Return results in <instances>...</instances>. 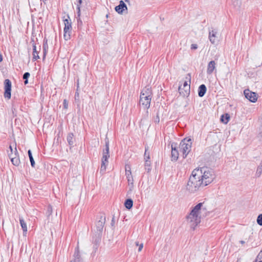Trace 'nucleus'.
Listing matches in <instances>:
<instances>
[{"label":"nucleus","instance_id":"nucleus-40","mask_svg":"<svg viewBox=\"0 0 262 262\" xmlns=\"http://www.w3.org/2000/svg\"><path fill=\"white\" fill-rule=\"evenodd\" d=\"M77 2H78V4L77 5V6L78 5H79V7H80V5L82 3V0H77Z\"/></svg>","mask_w":262,"mask_h":262},{"label":"nucleus","instance_id":"nucleus-13","mask_svg":"<svg viewBox=\"0 0 262 262\" xmlns=\"http://www.w3.org/2000/svg\"><path fill=\"white\" fill-rule=\"evenodd\" d=\"M209 39L212 44H215L217 41V32L215 30L210 31L209 32Z\"/></svg>","mask_w":262,"mask_h":262},{"label":"nucleus","instance_id":"nucleus-14","mask_svg":"<svg viewBox=\"0 0 262 262\" xmlns=\"http://www.w3.org/2000/svg\"><path fill=\"white\" fill-rule=\"evenodd\" d=\"M127 9V6L123 1H120L119 5L115 7V10L119 14H122L123 11Z\"/></svg>","mask_w":262,"mask_h":262},{"label":"nucleus","instance_id":"nucleus-35","mask_svg":"<svg viewBox=\"0 0 262 262\" xmlns=\"http://www.w3.org/2000/svg\"><path fill=\"white\" fill-rule=\"evenodd\" d=\"M63 107H64V109H67L68 108V101H67L66 99H64L63 100Z\"/></svg>","mask_w":262,"mask_h":262},{"label":"nucleus","instance_id":"nucleus-20","mask_svg":"<svg viewBox=\"0 0 262 262\" xmlns=\"http://www.w3.org/2000/svg\"><path fill=\"white\" fill-rule=\"evenodd\" d=\"M128 181V185L129 188V191H132L134 188V179L133 176L127 178Z\"/></svg>","mask_w":262,"mask_h":262},{"label":"nucleus","instance_id":"nucleus-15","mask_svg":"<svg viewBox=\"0 0 262 262\" xmlns=\"http://www.w3.org/2000/svg\"><path fill=\"white\" fill-rule=\"evenodd\" d=\"M105 219L103 216H101L100 220H99L96 224L97 230L99 232H101L103 230L104 225L105 223Z\"/></svg>","mask_w":262,"mask_h":262},{"label":"nucleus","instance_id":"nucleus-45","mask_svg":"<svg viewBox=\"0 0 262 262\" xmlns=\"http://www.w3.org/2000/svg\"><path fill=\"white\" fill-rule=\"evenodd\" d=\"M126 2H128L129 0H124Z\"/></svg>","mask_w":262,"mask_h":262},{"label":"nucleus","instance_id":"nucleus-3","mask_svg":"<svg viewBox=\"0 0 262 262\" xmlns=\"http://www.w3.org/2000/svg\"><path fill=\"white\" fill-rule=\"evenodd\" d=\"M195 169L197 170V173L200 174V179L204 186L211 183L215 178V173L211 169L202 167Z\"/></svg>","mask_w":262,"mask_h":262},{"label":"nucleus","instance_id":"nucleus-4","mask_svg":"<svg viewBox=\"0 0 262 262\" xmlns=\"http://www.w3.org/2000/svg\"><path fill=\"white\" fill-rule=\"evenodd\" d=\"M151 99V91L150 88H145L140 95V103L145 108H148L150 106Z\"/></svg>","mask_w":262,"mask_h":262},{"label":"nucleus","instance_id":"nucleus-43","mask_svg":"<svg viewBox=\"0 0 262 262\" xmlns=\"http://www.w3.org/2000/svg\"><path fill=\"white\" fill-rule=\"evenodd\" d=\"M240 243L242 244H244L245 243V242L243 241H240Z\"/></svg>","mask_w":262,"mask_h":262},{"label":"nucleus","instance_id":"nucleus-11","mask_svg":"<svg viewBox=\"0 0 262 262\" xmlns=\"http://www.w3.org/2000/svg\"><path fill=\"white\" fill-rule=\"evenodd\" d=\"M110 158L109 152V141L108 140L105 141V148L103 150L101 161L108 162V159Z\"/></svg>","mask_w":262,"mask_h":262},{"label":"nucleus","instance_id":"nucleus-25","mask_svg":"<svg viewBox=\"0 0 262 262\" xmlns=\"http://www.w3.org/2000/svg\"><path fill=\"white\" fill-rule=\"evenodd\" d=\"M124 205L126 208L129 209L133 207V202L132 199H127L125 202Z\"/></svg>","mask_w":262,"mask_h":262},{"label":"nucleus","instance_id":"nucleus-33","mask_svg":"<svg viewBox=\"0 0 262 262\" xmlns=\"http://www.w3.org/2000/svg\"><path fill=\"white\" fill-rule=\"evenodd\" d=\"M257 223L259 225L262 226V214H260L258 216Z\"/></svg>","mask_w":262,"mask_h":262},{"label":"nucleus","instance_id":"nucleus-24","mask_svg":"<svg viewBox=\"0 0 262 262\" xmlns=\"http://www.w3.org/2000/svg\"><path fill=\"white\" fill-rule=\"evenodd\" d=\"M73 137L74 135L72 133L69 134L67 137V141L71 145L74 144V140Z\"/></svg>","mask_w":262,"mask_h":262},{"label":"nucleus","instance_id":"nucleus-9","mask_svg":"<svg viewBox=\"0 0 262 262\" xmlns=\"http://www.w3.org/2000/svg\"><path fill=\"white\" fill-rule=\"evenodd\" d=\"M244 94L245 97L252 102H255L257 100V94L248 89L245 90Z\"/></svg>","mask_w":262,"mask_h":262},{"label":"nucleus","instance_id":"nucleus-1","mask_svg":"<svg viewBox=\"0 0 262 262\" xmlns=\"http://www.w3.org/2000/svg\"><path fill=\"white\" fill-rule=\"evenodd\" d=\"M204 203H200L192 208L190 212L186 216V221L190 227L193 230L200 223L201 221V212Z\"/></svg>","mask_w":262,"mask_h":262},{"label":"nucleus","instance_id":"nucleus-41","mask_svg":"<svg viewBox=\"0 0 262 262\" xmlns=\"http://www.w3.org/2000/svg\"><path fill=\"white\" fill-rule=\"evenodd\" d=\"M28 155H29V157H33L32 155V153H31V151L30 150H28Z\"/></svg>","mask_w":262,"mask_h":262},{"label":"nucleus","instance_id":"nucleus-42","mask_svg":"<svg viewBox=\"0 0 262 262\" xmlns=\"http://www.w3.org/2000/svg\"><path fill=\"white\" fill-rule=\"evenodd\" d=\"M135 244H136V245L137 246H139V245H140V244H139V242H136L135 243Z\"/></svg>","mask_w":262,"mask_h":262},{"label":"nucleus","instance_id":"nucleus-28","mask_svg":"<svg viewBox=\"0 0 262 262\" xmlns=\"http://www.w3.org/2000/svg\"><path fill=\"white\" fill-rule=\"evenodd\" d=\"M48 48V44H47V40H43V58L46 56V53L47 52Z\"/></svg>","mask_w":262,"mask_h":262},{"label":"nucleus","instance_id":"nucleus-31","mask_svg":"<svg viewBox=\"0 0 262 262\" xmlns=\"http://www.w3.org/2000/svg\"><path fill=\"white\" fill-rule=\"evenodd\" d=\"M145 168L147 170V172H149L150 170V161H145Z\"/></svg>","mask_w":262,"mask_h":262},{"label":"nucleus","instance_id":"nucleus-47","mask_svg":"<svg viewBox=\"0 0 262 262\" xmlns=\"http://www.w3.org/2000/svg\"><path fill=\"white\" fill-rule=\"evenodd\" d=\"M261 163H262V161H261Z\"/></svg>","mask_w":262,"mask_h":262},{"label":"nucleus","instance_id":"nucleus-7","mask_svg":"<svg viewBox=\"0 0 262 262\" xmlns=\"http://www.w3.org/2000/svg\"><path fill=\"white\" fill-rule=\"evenodd\" d=\"M63 22L64 27L63 29V37L66 40H68L71 38V33L72 31V23L69 16L67 17H63Z\"/></svg>","mask_w":262,"mask_h":262},{"label":"nucleus","instance_id":"nucleus-46","mask_svg":"<svg viewBox=\"0 0 262 262\" xmlns=\"http://www.w3.org/2000/svg\"><path fill=\"white\" fill-rule=\"evenodd\" d=\"M42 1H43V2L44 3H45V2L46 1V0H42Z\"/></svg>","mask_w":262,"mask_h":262},{"label":"nucleus","instance_id":"nucleus-37","mask_svg":"<svg viewBox=\"0 0 262 262\" xmlns=\"http://www.w3.org/2000/svg\"><path fill=\"white\" fill-rule=\"evenodd\" d=\"M77 14H78V17L80 16V8L79 7V5H78L77 6Z\"/></svg>","mask_w":262,"mask_h":262},{"label":"nucleus","instance_id":"nucleus-32","mask_svg":"<svg viewBox=\"0 0 262 262\" xmlns=\"http://www.w3.org/2000/svg\"><path fill=\"white\" fill-rule=\"evenodd\" d=\"M30 73L28 72L25 73L23 75V78L25 80L24 81L25 84H27L28 83V78L30 76Z\"/></svg>","mask_w":262,"mask_h":262},{"label":"nucleus","instance_id":"nucleus-23","mask_svg":"<svg viewBox=\"0 0 262 262\" xmlns=\"http://www.w3.org/2000/svg\"><path fill=\"white\" fill-rule=\"evenodd\" d=\"M108 162L101 161V165L100 169V172L103 174L106 169V166Z\"/></svg>","mask_w":262,"mask_h":262},{"label":"nucleus","instance_id":"nucleus-30","mask_svg":"<svg viewBox=\"0 0 262 262\" xmlns=\"http://www.w3.org/2000/svg\"><path fill=\"white\" fill-rule=\"evenodd\" d=\"M150 159V155L149 152L148 151V147L145 148V151L144 153V160L145 161H149Z\"/></svg>","mask_w":262,"mask_h":262},{"label":"nucleus","instance_id":"nucleus-34","mask_svg":"<svg viewBox=\"0 0 262 262\" xmlns=\"http://www.w3.org/2000/svg\"><path fill=\"white\" fill-rule=\"evenodd\" d=\"M29 159H30V161L31 165L32 167H34L35 164V161L34 160L33 157H30Z\"/></svg>","mask_w":262,"mask_h":262},{"label":"nucleus","instance_id":"nucleus-38","mask_svg":"<svg viewBox=\"0 0 262 262\" xmlns=\"http://www.w3.org/2000/svg\"><path fill=\"white\" fill-rule=\"evenodd\" d=\"M143 247V244H140L139 247V249H138V251L140 252L142 250Z\"/></svg>","mask_w":262,"mask_h":262},{"label":"nucleus","instance_id":"nucleus-6","mask_svg":"<svg viewBox=\"0 0 262 262\" xmlns=\"http://www.w3.org/2000/svg\"><path fill=\"white\" fill-rule=\"evenodd\" d=\"M186 80L183 82V85L181 84L179 87V93L183 97L188 96L190 91V76L188 75V77H186Z\"/></svg>","mask_w":262,"mask_h":262},{"label":"nucleus","instance_id":"nucleus-8","mask_svg":"<svg viewBox=\"0 0 262 262\" xmlns=\"http://www.w3.org/2000/svg\"><path fill=\"white\" fill-rule=\"evenodd\" d=\"M5 92L4 97L8 99L11 98V82L9 79H5L4 81Z\"/></svg>","mask_w":262,"mask_h":262},{"label":"nucleus","instance_id":"nucleus-16","mask_svg":"<svg viewBox=\"0 0 262 262\" xmlns=\"http://www.w3.org/2000/svg\"><path fill=\"white\" fill-rule=\"evenodd\" d=\"M179 152L178 149L173 144L171 145V159L172 161H177L178 159Z\"/></svg>","mask_w":262,"mask_h":262},{"label":"nucleus","instance_id":"nucleus-21","mask_svg":"<svg viewBox=\"0 0 262 262\" xmlns=\"http://www.w3.org/2000/svg\"><path fill=\"white\" fill-rule=\"evenodd\" d=\"M19 222L24 233H26L27 231V226L22 217H19Z\"/></svg>","mask_w":262,"mask_h":262},{"label":"nucleus","instance_id":"nucleus-26","mask_svg":"<svg viewBox=\"0 0 262 262\" xmlns=\"http://www.w3.org/2000/svg\"><path fill=\"white\" fill-rule=\"evenodd\" d=\"M232 4L235 8L238 9L241 6L242 1L241 0H232Z\"/></svg>","mask_w":262,"mask_h":262},{"label":"nucleus","instance_id":"nucleus-39","mask_svg":"<svg viewBox=\"0 0 262 262\" xmlns=\"http://www.w3.org/2000/svg\"><path fill=\"white\" fill-rule=\"evenodd\" d=\"M9 149H10V152H11V153H10V154H14L13 151L12 147V146H11V145H10V146H9Z\"/></svg>","mask_w":262,"mask_h":262},{"label":"nucleus","instance_id":"nucleus-27","mask_svg":"<svg viewBox=\"0 0 262 262\" xmlns=\"http://www.w3.org/2000/svg\"><path fill=\"white\" fill-rule=\"evenodd\" d=\"M125 176L126 178L132 177L131 168L129 165H126L125 166Z\"/></svg>","mask_w":262,"mask_h":262},{"label":"nucleus","instance_id":"nucleus-44","mask_svg":"<svg viewBox=\"0 0 262 262\" xmlns=\"http://www.w3.org/2000/svg\"><path fill=\"white\" fill-rule=\"evenodd\" d=\"M182 89L183 91H185V87H183V86H182Z\"/></svg>","mask_w":262,"mask_h":262},{"label":"nucleus","instance_id":"nucleus-18","mask_svg":"<svg viewBox=\"0 0 262 262\" xmlns=\"http://www.w3.org/2000/svg\"><path fill=\"white\" fill-rule=\"evenodd\" d=\"M206 92V87L204 84L201 85L199 88L198 95L200 97H203Z\"/></svg>","mask_w":262,"mask_h":262},{"label":"nucleus","instance_id":"nucleus-22","mask_svg":"<svg viewBox=\"0 0 262 262\" xmlns=\"http://www.w3.org/2000/svg\"><path fill=\"white\" fill-rule=\"evenodd\" d=\"M230 119V116L228 114L223 115L221 118V121L224 124H227Z\"/></svg>","mask_w":262,"mask_h":262},{"label":"nucleus","instance_id":"nucleus-29","mask_svg":"<svg viewBox=\"0 0 262 262\" xmlns=\"http://www.w3.org/2000/svg\"><path fill=\"white\" fill-rule=\"evenodd\" d=\"M262 173V163L260 164V165L257 167L256 171V176L258 177H260L261 174Z\"/></svg>","mask_w":262,"mask_h":262},{"label":"nucleus","instance_id":"nucleus-12","mask_svg":"<svg viewBox=\"0 0 262 262\" xmlns=\"http://www.w3.org/2000/svg\"><path fill=\"white\" fill-rule=\"evenodd\" d=\"M70 262H81V258L78 246H77L73 254V259Z\"/></svg>","mask_w":262,"mask_h":262},{"label":"nucleus","instance_id":"nucleus-5","mask_svg":"<svg viewBox=\"0 0 262 262\" xmlns=\"http://www.w3.org/2000/svg\"><path fill=\"white\" fill-rule=\"evenodd\" d=\"M192 142L190 138L184 139L180 143L179 149V152L182 154L183 158H185L191 149Z\"/></svg>","mask_w":262,"mask_h":262},{"label":"nucleus","instance_id":"nucleus-10","mask_svg":"<svg viewBox=\"0 0 262 262\" xmlns=\"http://www.w3.org/2000/svg\"><path fill=\"white\" fill-rule=\"evenodd\" d=\"M14 149V154H8V156L11 159L12 164L15 166H18L20 163V161L17 156L18 152L16 146L15 147Z\"/></svg>","mask_w":262,"mask_h":262},{"label":"nucleus","instance_id":"nucleus-19","mask_svg":"<svg viewBox=\"0 0 262 262\" xmlns=\"http://www.w3.org/2000/svg\"><path fill=\"white\" fill-rule=\"evenodd\" d=\"M33 59L35 60L39 58L38 51L37 50L36 46L34 43H33Z\"/></svg>","mask_w":262,"mask_h":262},{"label":"nucleus","instance_id":"nucleus-2","mask_svg":"<svg viewBox=\"0 0 262 262\" xmlns=\"http://www.w3.org/2000/svg\"><path fill=\"white\" fill-rule=\"evenodd\" d=\"M200 174L197 173V170L194 169L187 183L186 189L191 193L195 192L200 189L205 187L200 179Z\"/></svg>","mask_w":262,"mask_h":262},{"label":"nucleus","instance_id":"nucleus-36","mask_svg":"<svg viewBox=\"0 0 262 262\" xmlns=\"http://www.w3.org/2000/svg\"><path fill=\"white\" fill-rule=\"evenodd\" d=\"M198 48V45L196 44H192L191 45V49L196 50Z\"/></svg>","mask_w":262,"mask_h":262},{"label":"nucleus","instance_id":"nucleus-17","mask_svg":"<svg viewBox=\"0 0 262 262\" xmlns=\"http://www.w3.org/2000/svg\"><path fill=\"white\" fill-rule=\"evenodd\" d=\"M215 65L216 63L213 60L208 63L207 68V73L208 74L210 75L213 72L214 70L215 69Z\"/></svg>","mask_w":262,"mask_h":262}]
</instances>
